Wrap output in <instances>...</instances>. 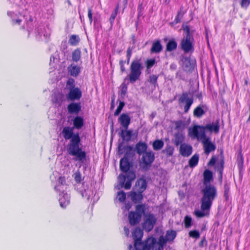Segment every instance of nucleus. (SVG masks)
I'll return each mask as SVG.
<instances>
[{"instance_id":"24","label":"nucleus","mask_w":250,"mask_h":250,"mask_svg":"<svg viewBox=\"0 0 250 250\" xmlns=\"http://www.w3.org/2000/svg\"><path fill=\"white\" fill-rule=\"evenodd\" d=\"M62 133L65 139H72V137L73 136V128L65 127L63 129Z\"/></svg>"},{"instance_id":"56","label":"nucleus","mask_w":250,"mask_h":250,"mask_svg":"<svg viewBox=\"0 0 250 250\" xmlns=\"http://www.w3.org/2000/svg\"><path fill=\"white\" fill-rule=\"evenodd\" d=\"M215 162H216L215 158L212 157L208 163V165H213L215 164Z\"/></svg>"},{"instance_id":"13","label":"nucleus","mask_w":250,"mask_h":250,"mask_svg":"<svg viewBox=\"0 0 250 250\" xmlns=\"http://www.w3.org/2000/svg\"><path fill=\"white\" fill-rule=\"evenodd\" d=\"M179 100L180 102L185 103L184 110L185 112H188L193 103L192 99L189 98L188 95L187 93H184L182 95Z\"/></svg>"},{"instance_id":"9","label":"nucleus","mask_w":250,"mask_h":250,"mask_svg":"<svg viewBox=\"0 0 250 250\" xmlns=\"http://www.w3.org/2000/svg\"><path fill=\"white\" fill-rule=\"evenodd\" d=\"M145 206L143 205H139L136 207V211H131L128 215L129 223L131 225H134L138 223L142 216V215L145 211Z\"/></svg>"},{"instance_id":"19","label":"nucleus","mask_w":250,"mask_h":250,"mask_svg":"<svg viewBox=\"0 0 250 250\" xmlns=\"http://www.w3.org/2000/svg\"><path fill=\"white\" fill-rule=\"evenodd\" d=\"M59 202L61 207L65 208L69 203V196L67 193H62L60 195Z\"/></svg>"},{"instance_id":"44","label":"nucleus","mask_w":250,"mask_h":250,"mask_svg":"<svg viewBox=\"0 0 250 250\" xmlns=\"http://www.w3.org/2000/svg\"><path fill=\"white\" fill-rule=\"evenodd\" d=\"M189 235L194 238H198L200 236L199 232L197 230H191L189 232Z\"/></svg>"},{"instance_id":"27","label":"nucleus","mask_w":250,"mask_h":250,"mask_svg":"<svg viewBox=\"0 0 250 250\" xmlns=\"http://www.w3.org/2000/svg\"><path fill=\"white\" fill-rule=\"evenodd\" d=\"M132 135V131L131 130H123L122 131L121 136L123 139L126 141H129L131 139V137Z\"/></svg>"},{"instance_id":"6","label":"nucleus","mask_w":250,"mask_h":250,"mask_svg":"<svg viewBox=\"0 0 250 250\" xmlns=\"http://www.w3.org/2000/svg\"><path fill=\"white\" fill-rule=\"evenodd\" d=\"M143 69V64L140 60H134L130 64V74L128 75L129 82L133 83L139 79Z\"/></svg>"},{"instance_id":"58","label":"nucleus","mask_w":250,"mask_h":250,"mask_svg":"<svg viewBox=\"0 0 250 250\" xmlns=\"http://www.w3.org/2000/svg\"><path fill=\"white\" fill-rule=\"evenodd\" d=\"M124 230L126 236H128L129 233V230L126 227H124Z\"/></svg>"},{"instance_id":"2","label":"nucleus","mask_w":250,"mask_h":250,"mask_svg":"<svg viewBox=\"0 0 250 250\" xmlns=\"http://www.w3.org/2000/svg\"><path fill=\"white\" fill-rule=\"evenodd\" d=\"M188 135L192 138L197 139L202 143L205 152L207 154L215 149V146L211 143L210 138L207 137L205 133V128L200 125H194L188 129Z\"/></svg>"},{"instance_id":"57","label":"nucleus","mask_w":250,"mask_h":250,"mask_svg":"<svg viewBox=\"0 0 250 250\" xmlns=\"http://www.w3.org/2000/svg\"><path fill=\"white\" fill-rule=\"evenodd\" d=\"M131 207V205L130 203L125 204V209L126 210H128Z\"/></svg>"},{"instance_id":"40","label":"nucleus","mask_w":250,"mask_h":250,"mask_svg":"<svg viewBox=\"0 0 250 250\" xmlns=\"http://www.w3.org/2000/svg\"><path fill=\"white\" fill-rule=\"evenodd\" d=\"M229 186L227 183H226L224 186V196L226 200L229 199Z\"/></svg>"},{"instance_id":"16","label":"nucleus","mask_w":250,"mask_h":250,"mask_svg":"<svg viewBox=\"0 0 250 250\" xmlns=\"http://www.w3.org/2000/svg\"><path fill=\"white\" fill-rule=\"evenodd\" d=\"M180 152L182 156L188 157L192 153V147L185 144H182L180 147Z\"/></svg>"},{"instance_id":"62","label":"nucleus","mask_w":250,"mask_h":250,"mask_svg":"<svg viewBox=\"0 0 250 250\" xmlns=\"http://www.w3.org/2000/svg\"><path fill=\"white\" fill-rule=\"evenodd\" d=\"M114 100H115V97H114V96H113L112 98V106H111L112 108H113L114 107L113 106V104H114Z\"/></svg>"},{"instance_id":"1","label":"nucleus","mask_w":250,"mask_h":250,"mask_svg":"<svg viewBox=\"0 0 250 250\" xmlns=\"http://www.w3.org/2000/svg\"><path fill=\"white\" fill-rule=\"evenodd\" d=\"M201 192V210L195 211L196 216L200 218L209 215L212 202L217 196V188L214 185L203 186Z\"/></svg>"},{"instance_id":"55","label":"nucleus","mask_w":250,"mask_h":250,"mask_svg":"<svg viewBox=\"0 0 250 250\" xmlns=\"http://www.w3.org/2000/svg\"><path fill=\"white\" fill-rule=\"evenodd\" d=\"M132 49L130 47H129L128 49H127V58L128 59V60H130V57H131V54H132Z\"/></svg>"},{"instance_id":"36","label":"nucleus","mask_w":250,"mask_h":250,"mask_svg":"<svg viewBox=\"0 0 250 250\" xmlns=\"http://www.w3.org/2000/svg\"><path fill=\"white\" fill-rule=\"evenodd\" d=\"M79 42V38L76 35H72L70 36L69 42L72 45H76Z\"/></svg>"},{"instance_id":"11","label":"nucleus","mask_w":250,"mask_h":250,"mask_svg":"<svg viewBox=\"0 0 250 250\" xmlns=\"http://www.w3.org/2000/svg\"><path fill=\"white\" fill-rule=\"evenodd\" d=\"M154 159V153L151 152H146L143 153L141 167L145 169H146L150 166Z\"/></svg>"},{"instance_id":"43","label":"nucleus","mask_w":250,"mask_h":250,"mask_svg":"<svg viewBox=\"0 0 250 250\" xmlns=\"http://www.w3.org/2000/svg\"><path fill=\"white\" fill-rule=\"evenodd\" d=\"M155 62L156 61L154 59L147 60L146 62L147 68L151 67L155 63Z\"/></svg>"},{"instance_id":"47","label":"nucleus","mask_w":250,"mask_h":250,"mask_svg":"<svg viewBox=\"0 0 250 250\" xmlns=\"http://www.w3.org/2000/svg\"><path fill=\"white\" fill-rule=\"evenodd\" d=\"M183 15H184V12H182L181 11H180L178 12V13L175 19V22L176 23L179 22L182 19V18H183Z\"/></svg>"},{"instance_id":"7","label":"nucleus","mask_w":250,"mask_h":250,"mask_svg":"<svg viewBox=\"0 0 250 250\" xmlns=\"http://www.w3.org/2000/svg\"><path fill=\"white\" fill-rule=\"evenodd\" d=\"M118 149L120 154L125 153V156L120 160V167L122 171L127 173L130 167L127 157L129 154L133 152V148L131 146H123L121 144L119 146Z\"/></svg>"},{"instance_id":"45","label":"nucleus","mask_w":250,"mask_h":250,"mask_svg":"<svg viewBox=\"0 0 250 250\" xmlns=\"http://www.w3.org/2000/svg\"><path fill=\"white\" fill-rule=\"evenodd\" d=\"M74 178L77 183H80L82 180L81 174L79 171H77L74 174Z\"/></svg>"},{"instance_id":"30","label":"nucleus","mask_w":250,"mask_h":250,"mask_svg":"<svg viewBox=\"0 0 250 250\" xmlns=\"http://www.w3.org/2000/svg\"><path fill=\"white\" fill-rule=\"evenodd\" d=\"M199 156L197 154H194L189 160V166L191 167L196 166L198 162Z\"/></svg>"},{"instance_id":"34","label":"nucleus","mask_w":250,"mask_h":250,"mask_svg":"<svg viewBox=\"0 0 250 250\" xmlns=\"http://www.w3.org/2000/svg\"><path fill=\"white\" fill-rule=\"evenodd\" d=\"M177 43L174 40H171L167 45V50L171 51L176 48Z\"/></svg>"},{"instance_id":"46","label":"nucleus","mask_w":250,"mask_h":250,"mask_svg":"<svg viewBox=\"0 0 250 250\" xmlns=\"http://www.w3.org/2000/svg\"><path fill=\"white\" fill-rule=\"evenodd\" d=\"M244 160L242 155L241 154L238 159V166L240 170L242 169L243 166Z\"/></svg>"},{"instance_id":"59","label":"nucleus","mask_w":250,"mask_h":250,"mask_svg":"<svg viewBox=\"0 0 250 250\" xmlns=\"http://www.w3.org/2000/svg\"><path fill=\"white\" fill-rule=\"evenodd\" d=\"M126 87H123L122 91H121V94L124 96L126 93Z\"/></svg>"},{"instance_id":"4","label":"nucleus","mask_w":250,"mask_h":250,"mask_svg":"<svg viewBox=\"0 0 250 250\" xmlns=\"http://www.w3.org/2000/svg\"><path fill=\"white\" fill-rule=\"evenodd\" d=\"M80 141L78 134H75L71 139L67 151L68 153L76 157V160L81 161L85 157V153L80 148L79 143Z\"/></svg>"},{"instance_id":"50","label":"nucleus","mask_w":250,"mask_h":250,"mask_svg":"<svg viewBox=\"0 0 250 250\" xmlns=\"http://www.w3.org/2000/svg\"><path fill=\"white\" fill-rule=\"evenodd\" d=\"M125 62L123 60H120L119 62V64L120 66V69L122 73L124 72L125 71V67L124 64H125Z\"/></svg>"},{"instance_id":"39","label":"nucleus","mask_w":250,"mask_h":250,"mask_svg":"<svg viewBox=\"0 0 250 250\" xmlns=\"http://www.w3.org/2000/svg\"><path fill=\"white\" fill-rule=\"evenodd\" d=\"M224 167V161H221L220 164L218 165L216 167L217 170L219 172L220 174V178L221 181H222V174H223V170Z\"/></svg>"},{"instance_id":"37","label":"nucleus","mask_w":250,"mask_h":250,"mask_svg":"<svg viewBox=\"0 0 250 250\" xmlns=\"http://www.w3.org/2000/svg\"><path fill=\"white\" fill-rule=\"evenodd\" d=\"M116 198L119 200V202H123L126 198L125 193L123 191L118 192Z\"/></svg>"},{"instance_id":"18","label":"nucleus","mask_w":250,"mask_h":250,"mask_svg":"<svg viewBox=\"0 0 250 250\" xmlns=\"http://www.w3.org/2000/svg\"><path fill=\"white\" fill-rule=\"evenodd\" d=\"M203 127L205 128V130L207 129L210 131H214L215 133H218L219 132L220 127L219 121L217 120L215 122L208 124L205 126Z\"/></svg>"},{"instance_id":"53","label":"nucleus","mask_w":250,"mask_h":250,"mask_svg":"<svg viewBox=\"0 0 250 250\" xmlns=\"http://www.w3.org/2000/svg\"><path fill=\"white\" fill-rule=\"evenodd\" d=\"M116 16L117 15H116V13H112L110 17L109 21L110 22L111 26L112 25V24L114 22V21Z\"/></svg>"},{"instance_id":"52","label":"nucleus","mask_w":250,"mask_h":250,"mask_svg":"<svg viewBox=\"0 0 250 250\" xmlns=\"http://www.w3.org/2000/svg\"><path fill=\"white\" fill-rule=\"evenodd\" d=\"M183 28L184 31L186 33V36H188V35L190 36V33H189V28L188 26H187L186 25H184L183 26Z\"/></svg>"},{"instance_id":"10","label":"nucleus","mask_w":250,"mask_h":250,"mask_svg":"<svg viewBox=\"0 0 250 250\" xmlns=\"http://www.w3.org/2000/svg\"><path fill=\"white\" fill-rule=\"evenodd\" d=\"M156 220V218L153 214L150 213L145 214L143 226L144 229L147 231H150L153 228Z\"/></svg>"},{"instance_id":"61","label":"nucleus","mask_w":250,"mask_h":250,"mask_svg":"<svg viewBox=\"0 0 250 250\" xmlns=\"http://www.w3.org/2000/svg\"><path fill=\"white\" fill-rule=\"evenodd\" d=\"M118 9H119V5H118L115 9V11L113 13H116V15H117V13H118Z\"/></svg>"},{"instance_id":"20","label":"nucleus","mask_w":250,"mask_h":250,"mask_svg":"<svg viewBox=\"0 0 250 250\" xmlns=\"http://www.w3.org/2000/svg\"><path fill=\"white\" fill-rule=\"evenodd\" d=\"M68 71L71 76L76 77L80 72V68L78 66L72 64L68 67Z\"/></svg>"},{"instance_id":"8","label":"nucleus","mask_w":250,"mask_h":250,"mask_svg":"<svg viewBox=\"0 0 250 250\" xmlns=\"http://www.w3.org/2000/svg\"><path fill=\"white\" fill-rule=\"evenodd\" d=\"M135 174L132 171H128L125 175L120 174L118 177L119 185L116 186L118 189L124 187L125 189H129L131 186V182L135 178Z\"/></svg>"},{"instance_id":"33","label":"nucleus","mask_w":250,"mask_h":250,"mask_svg":"<svg viewBox=\"0 0 250 250\" xmlns=\"http://www.w3.org/2000/svg\"><path fill=\"white\" fill-rule=\"evenodd\" d=\"M164 146V142L162 140H157L153 143V148L155 150L161 149Z\"/></svg>"},{"instance_id":"28","label":"nucleus","mask_w":250,"mask_h":250,"mask_svg":"<svg viewBox=\"0 0 250 250\" xmlns=\"http://www.w3.org/2000/svg\"><path fill=\"white\" fill-rule=\"evenodd\" d=\"M136 148L137 152L138 154H141L142 153H144V152L146 151L147 149V146L145 143H139L137 144Z\"/></svg>"},{"instance_id":"38","label":"nucleus","mask_w":250,"mask_h":250,"mask_svg":"<svg viewBox=\"0 0 250 250\" xmlns=\"http://www.w3.org/2000/svg\"><path fill=\"white\" fill-rule=\"evenodd\" d=\"M65 184V179L64 177H60L58 179V185L55 187L57 190H60L61 187Z\"/></svg>"},{"instance_id":"3","label":"nucleus","mask_w":250,"mask_h":250,"mask_svg":"<svg viewBox=\"0 0 250 250\" xmlns=\"http://www.w3.org/2000/svg\"><path fill=\"white\" fill-rule=\"evenodd\" d=\"M176 236V233L174 230H168L166 236H161L157 242L153 237L147 238V243L149 245L153 246V250H163L164 246L167 241H173Z\"/></svg>"},{"instance_id":"63","label":"nucleus","mask_w":250,"mask_h":250,"mask_svg":"<svg viewBox=\"0 0 250 250\" xmlns=\"http://www.w3.org/2000/svg\"><path fill=\"white\" fill-rule=\"evenodd\" d=\"M15 22L18 24H20V22H21V20H17L16 21H15Z\"/></svg>"},{"instance_id":"31","label":"nucleus","mask_w":250,"mask_h":250,"mask_svg":"<svg viewBox=\"0 0 250 250\" xmlns=\"http://www.w3.org/2000/svg\"><path fill=\"white\" fill-rule=\"evenodd\" d=\"M74 125L78 129L81 128L83 124V120L80 117H76L74 120Z\"/></svg>"},{"instance_id":"42","label":"nucleus","mask_w":250,"mask_h":250,"mask_svg":"<svg viewBox=\"0 0 250 250\" xmlns=\"http://www.w3.org/2000/svg\"><path fill=\"white\" fill-rule=\"evenodd\" d=\"M125 105V103L124 102H120L119 105L118 106L117 109L116 110L115 113H114V116H116L118 115L121 112L123 108L124 107Z\"/></svg>"},{"instance_id":"17","label":"nucleus","mask_w":250,"mask_h":250,"mask_svg":"<svg viewBox=\"0 0 250 250\" xmlns=\"http://www.w3.org/2000/svg\"><path fill=\"white\" fill-rule=\"evenodd\" d=\"M119 121L125 129H127L130 122V118L128 115L124 113L120 116Z\"/></svg>"},{"instance_id":"32","label":"nucleus","mask_w":250,"mask_h":250,"mask_svg":"<svg viewBox=\"0 0 250 250\" xmlns=\"http://www.w3.org/2000/svg\"><path fill=\"white\" fill-rule=\"evenodd\" d=\"M205 113L203 109L200 106H197L193 111V115L195 117L200 118Z\"/></svg>"},{"instance_id":"29","label":"nucleus","mask_w":250,"mask_h":250,"mask_svg":"<svg viewBox=\"0 0 250 250\" xmlns=\"http://www.w3.org/2000/svg\"><path fill=\"white\" fill-rule=\"evenodd\" d=\"M81 52L80 49L75 50L72 53V59L73 61L77 62L81 59Z\"/></svg>"},{"instance_id":"49","label":"nucleus","mask_w":250,"mask_h":250,"mask_svg":"<svg viewBox=\"0 0 250 250\" xmlns=\"http://www.w3.org/2000/svg\"><path fill=\"white\" fill-rule=\"evenodd\" d=\"M157 80V77L156 75H152L149 77V82L151 83L155 84Z\"/></svg>"},{"instance_id":"23","label":"nucleus","mask_w":250,"mask_h":250,"mask_svg":"<svg viewBox=\"0 0 250 250\" xmlns=\"http://www.w3.org/2000/svg\"><path fill=\"white\" fill-rule=\"evenodd\" d=\"M68 110L70 113H78L81 110V106L79 104L72 103L68 105Z\"/></svg>"},{"instance_id":"35","label":"nucleus","mask_w":250,"mask_h":250,"mask_svg":"<svg viewBox=\"0 0 250 250\" xmlns=\"http://www.w3.org/2000/svg\"><path fill=\"white\" fill-rule=\"evenodd\" d=\"M174 147L171 146L167 145L165 149L163 150V152L166 154L167 156H171L173 155Z\"/></svg>"},{"instance_id":"21","label":"nucleus","mask_w":250,"mask_h":250,"mask_svg":"<svg viewBox=\"0 0 250 250\" xmlns=\"http://www.w3.org/2000/svg\"><path fill=\"white\" fill-rule=\"evenodd\" d=\"M185 136L182 132H178L174 135L173 143L176 146L181 144L184 141Z\"/></svg>"},{"instance_id":"51","label":"nucleus","mask_w":250,"mask_h":250,"mask_svg":"<svg viewBox=\"0 0 250 250\" xmlns=\"http://www.w3.org/2000/svg\"><path fill=\"white\" fill-rule=\"evenodd\" d=\"M90 191L89 190H85L82 193V195L83 197H87V199L88 200L90 198Z\"/></svg>"},{"instance_id":"48","label":"nucleus","mask_w":250,"mask_h":250,"mask_svg":"<svg viewBox=\"0 0 250 250\" xmlns=\"http://www.w3.org/2000/svg\"><path fill=\"white\" fill-rule=\"evenodd\" d=\"M250 3V0H242L241 6L242 7L247 8Z\"/></svg>"},{"instance_id":"64","label":"nucleus","mask_w":250,"mask_h":250,"mask_svg":"<svg viewBox=\"0 0 250 250\" xmlns=\"http://www.w3.org/2000/svg\"><path fill=\"white\" fill-rule=\"evenodd\" d=\"M129 248V250H131V249H133V247L131 245H130Z\"/></svg>"},{"instance_id":"41","label":"nucleus","mask_w":250,"mask_h":250,"mask_svg":"<svg viewBox=\"0 0 250 250\" xmlns=\"http://www.w3.org/2000/svg\"><path fill=\"white\" fill-rule=\"evenodd\" d=\"M184 223L186 228H189L191 225V218L189 216H186L184 219Z\"/></svg>"},{"instance_id":"14","label":"nucleus","mask_w":250,"mask_h":250,"mask_svg":"<svg viewBox=\"0 0 250 250\" xmlns=\"http://www.w3.org/2000/svg\"><path fill=\"white\" fill-rule=\"evenodd\" d=\"M82 96L81 90L78 88H72L68 95V99L71 100L79 99Z\"/></svg>"},{"instance_id":"15","label":"nucleus","mask_w":250,"mask_h":250,"mask_svg":"<svg viewBox=\"0 0 250 250\" xmlns=\"http://www.w3.org/2000/svg\"><path fill=\"white\" fill-rule=\"evenodd\" d=\"M203 176V186H207V185H212L210 183V182L213 180L212 172L208 169H206L204 172Z\"/></svg>"},{"instance_id":"60","label":"nucleus","mask_w":250,"mask_h":250,"mask_svg":"<svg viewBox=\"0 0 250 250\" xmlns=\"http://www.w3.org/2000/svg\"><path fill=\"white\" fill-rule=\"evenodd\" d=\"M73 82H74L73 80H69L68 81V82L67 83V84H72V85H73Z\"/></svg>"},{"instance_id":"12","label":"nucleus","mask_w":250,"mask_h":250,"mask_svg":"<svg viewBox=\"0 0 250 250\" xmlns=\"http://www.w3.org/2000/svg\"><path fill=\"white\" fill-rule=\"evenodd\" d=\"M193 38L191 36H186L181 42L182 49L186 52H188L193 48L192 45Z\"/></svg>"},{"instance_id":"22","label":"nucleus","mask_w":250,"mask_h":250,"mask_svg":"<svg viewBox=\"0 0 250 250\" xmlns=\"http://www.w3.org/2000/svg\"><path fill=\"white\" fill-rule=\"evenodd\" d=\"M162 50V46L160 41H156L152 44L150 52L152 53H158Z\"/></svg>"},{"instance_id":"54","label":"nucleus","mask_w":250,"mask_h":250,"mask_svg":"<svg viewBox=\"0 0 250 250\" xmlns=\"http://www.w3.org/2000/svg\"><path fill=\"white\" fill-rule=\"evenodd\" d=\"M88 17L89 19L90 23H91L92 22V10L89 8L88 10Z\"/></svg>"},{"instance_id":"25","label":"nucleus","mask_w":250,"mask_h":250,"mask_svg":"<svg viewBox=\"0 0 250 250\" xmlns=\"http://www.w3.org/2000/svg\"><path fill=\"white\" fill-rule=\"evenodd\" d=\"M135 186L140 192H142L146 189V183L145 180L143 179H140L136 183Z\"/></svg>"},{"instance_id":"5","label":"nucleus","mask_w":250,"mask_h":250,"mask_svg":"<svg viewBox=\"0 0 250 250\" xmlns=\"http://www.w3.org/2000/svg\"><path fill=\"white\" fill-rule=\"evenodd\" d=\"M143 235V231L140 229L136 228L132 232V236L134 240V247L136 250H153V246L147 244V239L145 243L141 242Z\"/></svg>"},{"instance_id":"26","label":"nucleus","mask_w":250,"mask_h":250,"mask_svg":"<svg viewBox=\"0 0 250 250\" xmlns=\"http://www.w3.org/2000/svg\"><path fill=\"white\" fill-rule=\"evenodd\" d=\"M131 199L135 203L140 202L143 198V195L142 192L139 191L136 193L134 191H131L130 192Z\"/></svg>"}]
</instances>
